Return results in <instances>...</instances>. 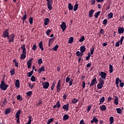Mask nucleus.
Instances as JSON below:
<instances>
[{
	"mask_svg": "<svg viewBox=\"0 0 124 124\" xmlns=\"http://www.w3.org/2000/svg\"><path fill=\"white\" fill-rule=\"evenodd\" d=\"M21 48L22 50V54L20 56L21 60H25L27 57V49L26 48V45L24 44L22 46H21Z\"/></svg>",
	"mask_w": 124,
	"mask_h": 124,
	"instance_id": "1",
	"label": "nucleus"
},
{
	"mask_svg": "<svg viewBox=\"0 0 124 124\" xmlns=\"http://www.w3.org/2000/svg\"><path fill=\"white\" fill-rule=\"evenodd\" d=\"M9 87V86L8 85L5 84V82H4V81L2 80L1 81L0 89L1 91H6Z\"/></svg>",
	"mask_w": 124,
	"mask_h": 124,
	"instance_id": "2",
	"label": "nucleus"
},
{
	"mask_svg": "<svg viewBox=\"0 0 124 124\" xmlns=\"http://www.w3.org/2000/svg\"><path fill=\"white\" fill-rule=\"evenodd\" d=\"M47 1V6L48 9L51 10L53 9V7H52V4H53V0H46Z\"/></svg>",
	"mask_w": 124,
	"mask_h": 124,
	"instance_id": "3",
	"label": "nucleus"
},
{
	"mask_svg": "<svg viewBox=\"0 0 124 124\" xmlns=\"http://www.w3.org/2000/svg\"><path fill=\"white\" fill-rule=\"evenodd\" d=\"M20 115H21V110H18L16 114V119H17L16 122L17 124H20Z\"/></svg>",
	"mask_w": 124,
	"mask_h": 124,
	"instance_id": "4",
	"label": "nucleus"
},
{
	"mask_svg": "<svg viewBox=\"0 0 124 124\" xmlns=\"http://www.w3.org/2000/svg\"><path fill=\"white\" fill-rule=\"evenodd\" d=\"M9 30L6 29L5 31L3 32V35L2 36L3 38L9 37Z\"/></svg>",
	"mask_w": 124,
	"mask_h": 124,
	"instance_id": "5",
	"label": "nucleus"
},
{
	"mask_svg": "<svg viewBox=\"0 0 124 124\" xmlns=\"http://www.w3.org/2000/svg\"><path fill=\"white\" fill-rule=\"evenodd\" d=\"M14 38H15V35L12 33L8 37L7 39L9 40V42H13L14 43Z\"/></svg>",
	"mask_w": 124,
	"mask_h": 124,
	"instance_id": "6",
	"label": "nucleus"
},
{
	"mask_svg": "<svg viewBox=\"0 0 124 124\" xmlns=\"http://www.w3.org/2000/svg\"><path fill=\"white\" fill-rule=\"evenodd\" d=\"M61 82H62V80H61V79H59L58 80V82L57 83V85L56 86V91L58 93L61 91V90H62V89L61 88Z\"/></svg>",
	"mask_w": 124,
	"mask_h": 124,
	"instance_id": "7",
	"label": "nucleus"
},
{
	"mask_svg": "<svg viewBox=\"0 0 124 124\" xmlns=\"http://www.w3.org/2000/svg\"><path fill=\"white\" fill-rule=\"evenodd\" d=\"M42 86H43V89H45V90H46L49 88V86H50V83L48 82H43L42 83Z\"/></svg>",
	"mask_w": 124,
	"mask_h": 124,
	"instance_id": "8",
	"label": "nucleus"
},
{
	"mask_svg": "<svg viewBox=\"0 0 124 124\" xmlns=\"http://www.w3.org/2000/svg\"><path fill=\"white\" fill-rule=\"evenodd\" d=\"M34 60V58H32L29 60L28 62H27V66L29 69H30L31 67V62H32V60Z\"/></svg>",
	"mask_w": 124,
	"mask_h": 124,
	"instance_id": "9",
	"label": "nucleus"
},
{
	"mask_svg": "<svg viewBox=\"0 0 124 124\" xmlns=\"http://www.w3.org/2000/svg\"><path fill=\"white\" fill-rule=\"evenodd\" d=\"M60 27L62 30V31H64L66 29V24L65 22H62Z\"/></svg>",
	"mask_w": 124,
	"mask_h": 124,
	"instance_id": "10",
	"label": "nucleus"
},
{
	"mask_svg": "<svg viewBox=\"0 0 124 124\" xmlns=\"http://www.w3.org/2000/svg\"><path fill=\"white\" fill-rule=\"evenodd\" d=\"M106 75H107L106 73L104 72H101L100 76L101 77V78H102V79H104L105 80L106 79Z\"/></svg>",
	"mask_w": 124,
	"mask_h": 124,
	"instance_id": "11",
	"label": "nucleus"
},
{
	"mask_svg": "<svg viewBox=\"0 0 124 124\" xmlns=\"http://www.w3.org/2000/svg\"><path fill=\"white\" fill-rule=\"evenodd\" d=\"M95 82L96 81V78H94L92 81H91V84H90V87H93V86L94 85V84H95Z\"/></svg>",
	"mask_w": 124,
	"mask_h": 124,
	"instance_id": "12",
	"label": "nucleus"
},
{
	"mask_svg": "<svg viewBox=\"0 0 124 124\" xmlns=\"http://www.w3.org/2000/svg\"><path fill=\"white\" fill-rule=\"evenodd\" d=\"M61 103L60 102V101H58L57 102V104L53 106V108L55 109L58 107V108H61Z\"/></svg>",
	"mask_w": 124,
	"mask_h": 124,
	"instance_id": "13",
	"label": "nucleus"
},
{
	"mask_svg": "<svg viewBox=\"0 0 124 124\" xmlns=\"http://www.w3.org/2000/svg\"><path fill=\"white\" fill-rule=\"evenodd\" d=\"M69 107V104L64 105L62 107V109L65 111H68V108Z\"/></svg>",
	"mask_w": 124,
	"mask_h": 124,
	"instance_id": "14",
	"label": "nucleus"
},
{
	"mask_svg": "<svg viewBox=\"0 0 124 124\" xmlns=\"http://www.w3.org/2000/svg\"><path fill=\"white\" fill-rule=\"evenodd\" d=\"M124 27H119L118 28V33L121 34V33H124Z\"/></svg>",
	"mask_w": 124,
	"mask_h": 124,
	"instance_id": "15",
	"label": "nucleus"
},
{
	"mask_svg": "<svg viewBox=\"0 0 124 124\" xmlns=\"http://www.w3.org/2000/svg\"><path fill=\"white\" fill-rule=\"evenodd\" d=\"M56 39V37H54L53 38H50L48 40V46H50V44H52L53 42V41H55V40Z\"/></svg>",
	"mask_w": 124,
	"mask_h": 124,
	"instance_id": "16",
	"label": "nucleus"
},
{
	"mask_svg": "<svg viewBox=\"0 0 124 124\" xmlns=\"http://www.w3.org/2000/svg\"><path fill=\"white\" fill-rule=\"evenodd\" d=\"M15 86L17 88V89H19L20 88V81L19 79H16L15 83Z\"/></svg>",
	"mask_w": 124,
	"mask_h": 124,
	"instance_id": "17",
	"label": "nucleus"
},
{
	"mask_svg": "<svg viewBox=\"0 0 124 124\" xmlns=\"http://www.w3.org/2000/svg\"><path fill=\"white\" fill-rule=\"evenodd\" d=\"M49 23H50V19L48 18H45V21H44L45 26H47L48 24H49Z\"/></svg>",
	"mask_w": 124,
	"mask_h": 124,
	"instance_id": "18",
	"label": "nucleus"
},
{
	"mask_svg": "<svg viewBox=\"0 0 124 124\" xmlns=\"http://www.w3.org/2000/svg\"><path fill=\"white\" fill-rule=\"evenodd\" d=\"M107 108H106V106L103 105L100 107V109L101 111H106Z\"/></svg>",
	"mask_w": 124,
	"mask_h": 124,
	"instance_id": "19",
	"label": "nucleus"
},
{
	"mask_svg": "<svg viewBox=\"0 0 124 124\" xmlns=\"http://www.w3.org/2000/svg\"><path fill=\"white\" fill-rule=\"evenodd\" d=\"M39 47L42 51H44V48H43V43L42 42V41H41L39 43Z\"/></svg>",
	"mask_w": 124,
	"mask_h": 124,
	"instance_id": "20",
	"label": "nucleus"
},
{
	"mask_svg": "<svg viewBox=\"0 0 124 124\" xmlns=\"http://www.w3.org/2000/svg\"><path fill=\"white\" fill-rule=\"evenodd\" d=\"M114 98H115V99H114V104L115 105H118V104H119V102H118L119 97H118V96H114Z\"/></svg>",
	"mask_w": 124,
	"mask_h": 124,
	"instance_id": "21",
	"label": "nucleus"
},
{
	"mask_svg": "<svg viewBox=\"0 0 124 124\" xmlns=\"http://www.w3.org/2000/svg\"><path fill=\"white\" fill-rule=\"evenodd\" d=\"M86 49V46H80V50L81 53H84V52H85Z\"/></svg>",
	"mask_w": 124,
	"mask_h": 124,
	"instance_id": "22",
	"label": "nucleus"
},
{
	"mask_svg": "<svg viewBox=\"0 0 124 124\" xmlns=\"http://www.w3.org/2000/svg\"><path fill=\"white\" fill-rule=\"evenodd\" d=\"M94 13V11H93V9H92L89 11V18H92L93 17V15Z\"/></svg>",
	"mask_w": 124,
	"mask_h": 124,
	"instance_id": "23",
	"label": "nucleus"
},
{
	"mask_svg": "<svg viewBox=\"0 0 124 124\" xmlns=\"http://www.w3.org/2000/svg\"><path fill=\"white\" fill-rule=\"evenodd\" d=\"M42 71H45V67H44L43 65H42V67L38 69V72L40 73L41 72H42Z\"/></svg>",
	"mask_w": 124,
	"mask_h": 124,
	"instance_id": "24",
	"label": "nucleus"
},
{
	"mask_svg": "<svg viewBox=\"0 0 124 124\" xmlns=\"http://www.w3.org/2000/svg\"><path fill=\"white\" fill-rule=\"evenodd\" d=\"M24 13H25V15L23 16V17L21 18V19L23 21V24H24V22H25V20L27 19V12L25 11Z\"/></svg>",
	"mask_w": 124,
	"mask_h": 124,
	"instance_id": "25",
	"label": "nucleus"
},
{
	"mask_svg": "<svg viewBox=\"0 0 124 124\" xmlns=\"http://www.w3.org/2000/svg\"><path fill=\"white\" fill-rule=\"evenodd\" d=\"M69 119V116L67 114H65L63 116V121H67V120H68Z\"/></svg>",
	"mask_w": 124,
	"mask_h": 124,
	"instance_id": "26",
	"label": "nucleus"
},
{
	"mask_svg": "<svg viewBox=\"0 0 124 124\" xmlns=\"http://www.w3.org/2000/svg\"><path fill=\"white\" fill-rule=\"evenodd\" d=\"M74 40V38H73V37H70L69 38L68 43H69V44H71L72 43H73Z\"/></svg>",
	"mask_w": 124,
	"mask_h": 124,
	"instance_id": "27",
	"label": "nucleus"
},
{
	"mask_svg": "<svg viewBox=\"0 0 124 124\" xmlns=\"http://www.w3.org/2000/svg\"><path fill=\"white\" fill-rule=\"evenodd\" d=\"M68 8L69 10H73V5H72L71 3H69L68 4Z\"/></svg>",
	"mask_w": 124,
	"mask_h": 124,
	"instance_id": "28",
	"label": "nucleus"
},
{
	"mask_svg": "<svg viewBox=\"0 0 124 124\" xmlns=\"http://www.w3.org/2000/svg\"><path fill=\"white\" fill-rule=\"evenodd\" d=\"M32 74H33V70H32L31 72L27 73V75L28 77H31Z\"/></svg>",
	"mask_w": 124,
	"mask_h": 124,
	"instance_id": "29",
	"label": "nucleus"
},
{
	"mask_svg": "<svg viewBox=\"0 0 124 124\" xmlns=\"http://www.w3.org/2000/svg\"><path fill=\"white\" fill-rule=\"evenodd\" d=\"M109 73H113V68H114V67H113V66L111 64H109Z\"/></svg>",
	"mask_w": 124,
	"mask_h": 124,
	"instance_id": "30",
	"label": "nucleus"
},
{
	"mask_svg": "<svg viewBox=\"0 0 124 124\" xmlns=\"http://www.w3.org/2000/svg\"><path fill=\"white\" fill-rule=\"evenodd\" d=\"M59 45H56L54 47L52 48V50L53 51H55V52H57V51H58V48H59Z\"/></svg>",
	"mask_w": 124,
	"mask_h": 124,
	"instance_id": "31",
	"label": "nucleus"
},
{
	"mask_svg": "<svg viewBox=\"0 0 124 124\" xmlns=\"http://www.w3.org/2000/svg\"><path fill=\"white\" fill-rule=\"evenodd\" d=\"M97 90H101V89L103 88V85H102V84H100V83H98L97 85Z\"/></svg>",
	"mask_w": 124,
	"mask_h": 124,
	"instance_id": "32",
	"label": "nucleus"
},
{
	"mask_svg": "<svg viewBox=\"0 0 124 124\" xmlns=\"http://www.w3.org/2000/svg\"><path fill=\"white\" fill-rule=\"evenodd\" d=\"M105 101V98L104 97H102L100 99V104H103V103Z\"/></svg>",
	"mask_w": 124,
	"mask_h": 124,
	"instance_id": "33",
	"label": "nucleus"
},
{
	"mask_svg": "<svg viewBox=\"0 0 124 124\" xmlns=\"http://www.w3.org/2000/svg\"><path fill=\"white\" fill-rule=\"evenodd\" d=\"M72 103H73V104H75L76 103H77V102H78V99L77 98H74L73 99V100L71 101Z\"/></svg>",
	"mask_w": 124,
	"mask_h": 124,
	"instance_id": "34",
	"label": "nucleus"
},
{
	"mask_svg": "<svg viewBox=\"0 0 124 124\" xmlns=\"http://www.w3.org/2000/svg\"><path fill=\"white\" fill-rule=\"evenodd\" d=\"M11 108H7L5 110V113L6 114V115H7L8 114H9V113H10L11 112Z\"/></svg>",
	"mask_w": 124,
	"mask_h": 124,
	"instance_id": "35",
	"label": "nucleus"
},
{
	"mask_svg": "<svg viewBox=\"0 0 124 124\" xmlns=\"http://www.w3.org/2000/svg\"><path fill=\"white\" fill-rule=\"evenodd\" d=\"M29 118V121L28 123H26L25 124H31V118L32 117L31 116H28Z\"/></svg>",
	"mask_w": 124,
	"mask_h": 124,
	"instance_id": "36",
	"label": "nucleus"
},
{
	"mask_svg": "<svg viewBox=\"0 0 124 124\" xmlns=\"http://www.w3.org/2000/svg\"><path fill=\"white\" fill-rule=\"evenodd\" d=\"M10 73L11 76H13V75L15 74V69L12 68V70L10 71Z\"/></svg>",
	"mask_w": 124,
	"mask_h": 124,
	"instance_id": "37",
	"label": "nucleus"
},
{
	"mask_svg": "<svg viewBox=\"0 0 124 124\" xmlns=\"http://www.w3.org/2000/svg\"><path fill=\"white\" fill-rule=\"evenodd\" d=\"M113 13H109L108 15V19H111V18H113Z\"/></svg>",
	"mask_w": 124,
	"mask_h": 124,
	"instance_id": "38",
	"label": "nucleus"
},
{
	"mask_svg": "<svg viewBox=\"0 0 124 124\" xmlns=\"http://www.w3.org/2000/svg\"><path fill=\"white\" fill-rule=\"evenodd\" d=\"M116 111L118 114H122V112L123 111V110H122V109H121V108H117Z\"/></svg>",
	"mask_w": 124,
	"mask_h": 124,
	"instance_id": "39",
	"label": "nucleus"
},
{
	"mask_svg": "<svg viewBox=\"0 0 124 124\" xmlns=\"http://www.w3.org/2000/svg\"><path fill=\"white\" fill-rule=\"evenodd\" d=\"M78 3L75 4L74 6V11H77V9H78Z\"/></svg>",
	"mask_w": 124,
	"mask_h": 124,
	"instance_id": "40",
	"label": "nucleus"
},
{
	"mask_svg": "<svg viewBox=\"0 0 124 124\" xmlns=\"http://www.w3.org/2000/svg\"><path fill=\"white\" fill-rule=\"evenodd\" d=\"M100 13H101V11H98L94 16L95 18H97V17L99 16V15L100 14Z\"/></svg>",
	"mask_w": 124,
	"mask_h": 124,
	"instance_id": "41",
	"label": "nucleus"
},
{
	"mask_svg": "<svg viewBox=\"0 0 124 124\" xmlns=\"http://www.w3.org/2000/svg\"><path fill=\"white\" fill-rule=\"evenodd\" d=\"M54 122V119L50 118L47 120V124H50L51 123H53Z\"/></svg>",
	"mask_w": 124,
	"mask_h": 124,
	"instance_id": "42",
	"label": "nucleus"
},
{
	"mask_svg": "<svg viewBox=\"0 0 124 124\" xmlns=\"http://www.w3.org/2000/svg\"><path fill=\"white\" fill-rule=\"evenodd\" d=\"M29 23L31 25L33 23V18L32 17H31L29 18Z\"/></svg>",
	"mask_w": 124,
	"mask_h": 124,
	"instance_id": "43",
	"label": "nucleus"
},
{
	"mask_svg": "<svg viewBox=\"0 0 124 124\" xmlns=\"http://www.w3.org/2000/svg\"><path fill=\"white\" fill-rule=\"evenodd\" d=\"M109 121H110V124H113V123H114V117H113L112 116H111L109 118Z\"/></svg>",
	"mask_w": 124,
	"mask_h": 124,
	"instance_id": "44",
	"label": "nucleus"
},
{
	"mask_svg": "<svg viewBox=\"0 0 124 124\" xmlns=\"http://www.w3.org/2000/svg\"><path fill=\"white\" fill-rule=\"evenodd\" d=\"M26 94L27 96H29L30 97H31V94H32V92L29 91L26 93Z\"/></svg>",
	"mask_w": 124,
	"mask_h": 124,
	"instance_id": "45",
	"label": "nucleus"
},
{
	"mask_svg": "<svg viewBox=\"0 0 124 124\" xmlns=\"http://www.w3.org/2000/svg\"><path fill=\"white\" fill-rule=\"evenodd\" d=\"M85 41V36H82L81 37V38L79 39V42H83Z\"/></svg>",
	"mask_w": 124,
	"mask_h": 124,
	"instance_id": "46",
	"label": "nucleus"
},
{
	"mask_svg": "<svg viewBox=\"0 0 124 124\" xmlns=\"http://www.w3.org/2000/svg\"><path fill=\"white\" fill-rule=\"evenodd\" d=\"M52 31V30L51 29H48L47 31H46V34L47 35V36H49L50 35V33Z\"/></svg>",
	"mask_w": 124,
	"mask_h": 124,
	"instance_id": "47",
	"label": "nucleus"
},
{
	"mask_svg": "<svg viewBox=\"0 0 124 124\" xmlns=\"http://www.w3.org/2000/svg\"><path fill=\"white\" fill-rule=\"evenodd\" d=\"M32 49L33 51H35L37 49V46L36 45H33L32 47Z\"/></svg>",
	"mask_w": 124,
	"mask_h": 124,
	"instance_id": "48",
	"label": "nucleus"
},
{
	"mask_svg": "<svg viewBox=\"0 0 124 124\" xmlns=\"http://www.w3.org/2000/svg\"><path fill=\"white\" fill-rule=\"evenodd\" d=\"M38 64H41V63H43V61L42 60V59L40 58V59H38Z\"/></svg>",
	"mask_w": 124,
	"mask_h": 124,
	"instance_id": "49",
	"label": "nucleus"
},
{
	"mask_svg": "<svg viewBox=\"0 0 124 124\" xmlns=\"http://www.w3.org/2000/svg\"><path fill=\"white\" fill-rule=\"evenodd\" d=\"M91 50V53L90 54H91V55H93V52H94V47H93L91 48H90Z\"/></svg>",
	"mask_w": 124,
	"mask_h": 124,
	"instance_id": "50",
	"label": "nucleus"
},
{
	"mask_svg": "<svg viewBox=\"0 0 124 124\" xmlns=\"http://www.w3.org/2000/svg\"><path fill=\"white\" fill-rule=\"evenodd\" d=\"M93 120L94 123H97V122H98V119H97L95 117V116H94V117H93Z\"/></svg>",
	"mask_w": 124,
	"mask_h": 124,
	"instance_id": "51",
	"label": "nucleus"
},
{
	"mask_svg": "<svg viewBox=\"0 0 124 124\" xmlns=\"http://www.w3.org/2000/svg\"><path fill=\"white\" fill-rule=\"evenodd\" d=\"M31 80L32 81V82H35V77H34V76H32L31 78Z\"/></svg>",
	"mask_w": 124,
	"mask_h": 124,
	"instance_id": "52",
	"label": "nucleus"
},
{
	"mask_svg": "<svg viewBox=\"0 0 124 124\" xmlns=\"http://www.w3.org/2000/svg\"><path fill=\"white\" fill-rule=\"evenodd\" d=\"M87 112L89 113V112H90V110H91V109H92V106H87Z\"/></svg>",
	"mask_w": 124,
	"mask_h": 124,
	"instance_id": "53",
	"label": "nucleus"
},
{
	"mask_svg": "<svg viewBox=\"0 0 124 124\" xmlns=\"http://www.w3.org/2000/svg\"><path fill=\"white\" fill-rule=\"evenodd\" d=\"M72 84H73V79H71L69 81V87L72 86Z\"/></svg>",
	"mask_w": 124,
	"mask_h": 124,
	"instance_id": "54",
	"label": "nucleus"
},
{
	"mask_svg": "<svg viewBox=\"0 0 124 124\" xmlns=\"http://www.w3.org/2000/svg\"><path fill=\"white\" fill-rule=\"evenodd\" d=\"M107 22H108V21L107 20V19H105L103 21V25H107Z\"/></svg>",
	"mask_w": 124,
	"mask_h": 124,
	"instance_id": "55",
	"label": "nucleus"
},
{
	"mask_svg": "<svg viewBox=\"0 0 124 124\" xmlns=\"http://www.w3.org/2000/svg\"><path fill=\"white\" fill-rule=\"evenodd\" d=\"M98 81L99 82H103L104 83H105V80H104V78H100L99 79H98Z\"/></svg>",
	"mask_w": 124,
	"mask_h": 124,
	"instance_id": "56",
	"label": "nucleus"
},
{
	"mask_svg": "<svg viewBox=\"0 0 124 124\" xmlns=\"http://www.w3.org/2000/svg\"><path fill=\"white\" fill-rule=\"evenodd\" d=\"M81 54V52L80 51H78L76 52V54L77 55V57H80V55Z\"/></svg>",
	"mask_w": 124,
	"mask_h": 124,
	"instance_id": "57",
	"label": "nucleus"
},
{
	"mask_svg": "<svg viewBox=\"0 0 124 124\" xmlns=\"http://www.w3.org/2000/svg\"><path fill=\"white\" fill-rule=\"evenodd\" d=\"M62 97H63V98L64 99H66V97H67V94H66V93H64L63 94V96H62Z\"/></svg>",
	"mask_w": 124,
	"mask_h": 124,
	"instance_id": "58",
	"label": "nucleus"
},
{
	"mask_svg": "<svg viewBox=\"0 0 124 124\" xmlns=\"http://www.w3.org/2000/svg\"><path fill=\"white\" fill-rule=\"evenodd\" d=\"M6 103H7V99H4V100L3 101V104L4 105H6Z\"/></svg>",
	"mask_w": 124,
	"mask_h": 124,
	"instance_id": "59",
	"label": "nucleus"
},
{
	"mask_svg": "<svg viewBox=\"0 0 124 124\" xmlns=\"http://www.w3.org/2000/svg\"><path fill=\"white\" fill-rule=\"evenodd\" d=\"M65 81H66V83H68V82H69V81H70V78H69V77H67L66 78V80H65Z\"/></svg>",
	"mask_w": 124,
	"mask_h": 124,
	"instance_id": "60",
	"label": "nucleus"
},
{
	"mask_svg": "<svg viewBox=\"0 0 124 124\" xmlns=\"http://www.w3.org/2000/svg\"><path fill=\"white\" fill-rule=\"evenodd\" d=\"M124 82H121L119 84V86L120 88H123L124 87Z\"/></svg>",
	"mask_w": 124,
	"mask_h": 124,
	"instance_id": "61",
	"label": "nucleus"
},
{
	"mask_svg": "<svg viewBox=\"0 0 124 124\" xmlns=\"http://www.w3.org/2000/svg\"><path fill=\"white\" fill-rule=\"evenodd\" d=\"M91 66H92V62L88 63L86 65V67H91Z\"/></svg>",
	"mask_w": 124,
	"mask_h": 124,
	"instance_id": "62",
	"label": "nucleus"
},
{
	"mask_svg": "<svg viewBox=\"0 0 124 124\" xmlns=\"http://www.w3.org/2000/svg\"><path fill=\"white\" fill-rule=\"evenodd\" d=\"M119 78H117L115 79V84H119Z\"/></svg>",
	"mask_w": 124,
	"mask_h": 124,
	"instance_id": "63",
	"label": "nucleus"
},
{
	"mask_svg": "<svg viewBox=\"0 0 124 124\" xmlns=\"http://www.w3.org/2000/svg\"><path fill=\"white\" fill-rule=\"evenodd\" d=\"M80 124H85V122H84V120H81L80 122H79Z\"/></svg>",
	"mask_w": 124,
	"mask_h": 124,
	"instance_id": "64",
	"label": "nucleus"
}]
</instances>
